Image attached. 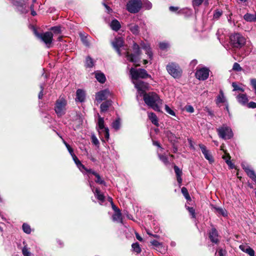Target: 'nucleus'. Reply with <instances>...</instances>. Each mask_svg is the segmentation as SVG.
Segmentation results:
<instances>
[{
  "label": "nucleus",
  "mask_w": 256,
  "mask_h": 256,
  "mask_svg": "<svg viewBox=\"0 0 256 256\" xmlns=\"http://www.w3.org/2000/svg\"><path fill=\"white\" fill-rule=\"evenodd\" d=\"M142 96L144 102L148 106L155 111L160 112L163 100L158 94L154 92H150L145 93Z\"/></svg>",
  "instance_id": "nucleus-1"
},
{
  "label": "nucleus",
  "mask_w": 256,
  "mask_h": 256,
  "mask_svg": "<svg viewBox=\"0 0 256 256\" xmlns=\"http://www.w3.org/2000/svg\"><path fill=\"white\" fill-rule=\"evenodd\" d=\"M230 46L236 48H240L246 42V38L239 33H234L230 36Z\"/></svg>",
  "instance_id": "nucleus-2"
},
{
  "label": "nucleus",
  "mask_w": 256,
  "mask_h": 256,
  "mask_svg": "<svg viewBox=\"0 0 256 256\" xmlns=\"http://www.w3.org/2000/svg\"><path fill=\"white\" fill-rule=\"evenodd\" d=\"M66 100L64 98H59L55 104L54 111L58 117L64 116L66 112Z\"/></svg>",
  "instance_id": "nucleus-3"
},
{
  "label": "nucleus",
  "mask_w": 256,
  "mask_h": 256,
  "mask_svg": "<svg viewBox=\"0 0 256 256\" xmlns=\"http://www.w3.org/2000/svg\"><path fill=\"white\" fill-rule=\"evenodd\" d=\"M132 54H129L128 52L126 53V57L130 62L136 63L140 60L141 51L139 46L136 43L133 44Z\"/></svg>",
  "instance_id": "nucleus-4"
},
{
  "label": "nucleus",
  "mask_w": 256,
  "mask_h": 256,
  "mask_svg": "<svg viewBox=\"0 0 256 256\" xmlns=\"http://www.w3.org/2000/svg\"><path fill=\"white\" fill-rule=\"evenodd\" d=\"M33 30L35 36L38 38L41 39L46 44L48 47H50L53 40V34L52 32H47L40 34L38 33L35 28H34Z\"/></svg>",
  "instance_id": "nucleus-5"
},
{
  "label": "nucleus",
  "mask_w": 256,
  "mask_h": 256,
  "mask_svg": "<svg viewBox=\"0 0 256 256\" xmlns=\"http://www.w3.org/2000/svg\"><path fill=\"white\" fill-rule=\"evenodd\" d=\"M130 74L133 80H138V78H151V76L147 73L146 71L142 68L136 70L134 68H131Z\"/></svg>",
  "instance_id": "nucleus-6"
},
{
  "label": "nucleus",
  "mask_w": 256,
  "mask_h": 256,
  "mask_svg": "<svg viewBox=\"0 0 256 256\" xmlns=\"http://www.w3.org/2000/svg\"><path fill=\"white\" fill-rule=\"evenodd\" d=\"M218 134L222 139H230L233 136L231 128L226 125H223L217 129Z\"/></svg>",
  "instance_id": "nucleus-7"
},
{
  "label": "nucleus",
  "mask_w": 256,
  "mask_h": 256,
  "mask_svg": "<svg viewBox=\"0 0 256 256\" xmlns=\"http://www.w3.org/2000/svg\"><path fill=\"white\" fill-rule=\"evenodd\" d=\"M166 70L172 77L178 78L181 76L182 70L180 66L174 63H170L167 65Z\"/></svg>",
  "instance_id": "nucleus-8"
},
{
  "label": "nucleus",
  "mask_w": 256,
  "mask_h": 256,
  "mask_svg": "<svg viewBox=\"0 0 256 256\" xmlns=\"http://www.w3.org/2000/svg\"><path fill=\"white\" fill-rule=\"evenodd\" d=\"M142 7V2L140 0H130L126 4V9L131 13H136Z\"/></svg>",
  "instance_id": "nucleus-9"
},
{
  "label": "nucleus",
  "mask_w": 256,
  "mask_h": 256,
  "mask_svg": "<svg viewBox=\"0 0 256 256\" xmlns=\"http://www.w3.org/2000/svg\"><path fill=\"white\" fill-rule=\"evenodd\" d=\"M132 82L134 84L135 88L138 90L137 97H138V96H142L144 94L146 93L144 91L148 89V84L143 81L140 80H133Z\"/></svg>",
  "instance_id": "nucleus-10"
},
{
  "label": "nucleus",
  "mask_w": 256,
  "mask_h": 256,
  "mask_svg": "<svg viewBox=\"0 0 256 256\" xmlns=\"http://www.w3.org/2000/svg\"><path fill=\"white\" fill-rule=\"evenodd\" d=\"M210 72V70L206 67H198L195 76L196 78L200 80H204L208 78Z\"/></svg>",
  "instance_id": "nucleus-11"
},
{
  "label": "nucleus",
  "mask_w": 256,
  "mask_h": 256,
  "mask_svg": "<svg viewBox=\"0 0 256 256\" xmlns=\"http://www.w3.org/2000/svg\"><path fill=\"white\" fill-rule=\"evenodd\" d=\"M98 124L99 134L100 135L104 134L106 140H108L110 136L108 128L104 126V118L100 117L98 114Z\"/></svg>",
  "instance_id": "nucleus-12"
},
{
  "label": "nucleus",
  "mask_w": 256,
  "mask_h": 256,
  "mask_svg": "<svg viewBox=\"0 0 256 256\" xmlns=\"http://www.w3.org/2000/svg\"><path fill=\"white\" fill-rule=\"evenodd\" d=\"M28 0H12L13 4L16 8L22 14H26L28 12V9L26 6Z\"/></svg>",
  "instance_id": "nucleus-13"
},
{
  "label": "nucleus",
  "mask_w": 256,
  "mask_h": 256,
  "mask_svg": "<svg viewBox=\"0 0 256 256\" xmlns=\"http://www.w3.org/2000/svg\"><path fill=\"white\" fill-rule=\"evenodd\" d=\"M110 92L108 90H104L97 92L96 94V100L98 102L106 100L110 96Z\"/></svg>",
  "instance_id": "nucleus-14"
},
{
  "label": "nucleus",
  "mask_w": 256,
  "mask_h": 256,
  "mask_svg": "<svg viewBox=\"0 0 256 256\" xmlns=\"http://www.w3.org/2000/svg\"><path fill=\"white\" fill-rule=\"evenodd\" d=\"M124 40L122 38H117L112 42V44L119 55H120V48L123 46Z\"/></svg>",
  "instance_id": "nucleus-15"
},
{
  "label": "nucleus",
  "mask_w": 256,
  "mask_h": 256,
  "mask_svg": "<svg viewBox=\"0 0 256 256\" xmlns=\"http://www.w3.org/2000/svg\"><path fill=\"white\" fill-rule=\"evenodd\" d=\"M199 146L202 150V153L204 154V158L208 160L209 162H213L214 160L210 152L206 149V146L202 144H199Z\"/></svg>",
  "instance_id": "nucleus-16"
},
{
  "label": "nucleus",
  "mask_w": 256,
  "mask_h": 256,
  "mask_svg": "<svg viewBox=\"0 0 256 256\" xmlns=\"http://www.w3.org/2000/svg\"><path fill=\"white\" fill-rule=\"evenodd\" d=\"M242 168L248 176L256 184V174L254 172L250 169L248 166H245L243 164Z\"/></svg>",
  "instance_id": "nucleus-17"
},
{
  "label": "nucleus",
  "mask_w": 256,
  "mask_h": 256,
  "mask_svg": "<svg viewBox=\"0 0 256 256\" xmlns=\"http://www.w3.org/2000/svg\"><path fill=\"white\" fill-rule=\"evenodd\" d=\"M140 46L145 50L146 54L148 55V58L152 60V52L149 44L142 42L140 44Z\"/></svg>",
  "instance_id": "nucleus-18"
},
{
  "label": "nucleus",
  "mask_w": 256,
  "mask_h": 256,
  "mask_svg": "<svg viewBox=\"0 0 256 256\" xmlns=\"http://www.w3.org/2000/svg\"><path fill=\"white\" fill-rule=\"evenodd\" d=\"M218 234L216 228H213L210 232L209 238L212 242L217 243L218 241Z\"/></svg>",
  "instance_id": "nucleus-19"
},
{
  "label": "nucleus",
  "mask_w": 256,
  "mask_h": 256,
  "mask_svg": "<svg viewBox=\"0 0 256 256\" xmlns=\"http://www.w3.org/2000/svg\"><path fill=\"white\" fill-rule=\"evenodd\" d=\"M240 250L243 252L248 254L250 256H254V251L249 246L240 245L239 246Z\"/></svg>",
  "instance_id": "nucleus-20"
},
{
  "label": "nucleus",
  "mask_w": 256,
  "mask_h": 256,
  "mask_svg": "<svg viewBox=\"0 0 256 256\" xmlns=\"http://www.w3.org/2000/svg\"><path fill=\"white\" fill-rule=\"evenodd\" d=\"M85 98V93L84 90L78 89L76 91V100L80 102L84 101Z\"/></svg>",
  "instance_id": "nucleus-21"
},
{
  "label": "nucleus",
  "mask_w": 256,
  "mask_h": 256,
  "mask_svg": "<svg viewBox=\"0 0 256 256\" xmlns=\"http://www.w3.org/2000/svg\"><path fill=\"white\" fill-rule=\"evenodd\" d=\"M236 98L238 102L242 105H245L248 102V97L245 94H240L237 96Z\"/></svg>",
  "instance_id": "nucleus-22"
},
{
  "label": "nucleus",
  "mask_w": 256,
  "mask_h": 256,
  "mask_svg": "<svg viewBox=\"0 0 256 256\" xmlns=\"http://www.w3.org/2000/svg\"><path fill=\"white\" fill-rule=\"evenodd\" d=\"M92 190L95 195V196L98 200L100 202H102L104 200V195L100 192L99 190L96 188L95 191L92 188Z\"/></svg>",
  "instance_id": "nucleus-23"
},
{
  "label": "nucleus",
  "mask_w": 256,
  "mask_h": 256,
  "mask_svg": "<svg viewBox=\"0 0 256 256\" xmlns=\"http://www.w3.org/2000/svg\"><path fill=\"white\" fill-rule=\"evenodd\" d=\"M148 117L153 124L156 126H158V118L155 114L154 112H149L148 113Z\"/></svg>",
  "instance_id": "nucleus-24"
},
{
  "label": "nucleus",
  "mask_w": 256,
  "mask_h": 256,
  "mask_svg": "<svg viewBox=\"0 0 256 256\" xmlns=\"http://www.w3.org/2000/svg\"><path fill=\"white\" fill-rule=\"evenodd\" d=\"M110 26L111 28L115 31H118L120 28V23L116 20H112L110 23Z\"/></svg>",
  "instance_id": "nucleus-25"
},
{
  "label": "nucleus",
  "mask_w": 256,
  "mask_h": 256,
  "mask_svg": "<svg viewBox=\"0 0 256 256\" xmlns=\"http://www.w3.org/2000/svg\"><path fill=\"white\" fill-rule=\"evenodd\" d=\"M129 29L130 32L134 34L137 35L140 32L139 27L136 24H130L129 26Z\"/></svg>",
  "instance_id": "nucleus-26"
},
{
  "label": "nucleus",
  "mask_w": 256,
  "mask_h": 256,
  "mask_svg": "<svg viewBox=\"0 0 256 256\" xmlns=\"http://www.w3.org/2000/svg\"><path fill=\"white\" fill-rule=\"evenodd\" d=\"M112 220L114 222H120L122 223V216L120 212H115L112 216Z\"/></svg>",
  "instance_id": "nucleus-27"
},
{
  "label": "nucleus",
  "mask_w": 256,
  "mask_h": 256,
  "mask_svg": "<svg viewBox=\"0 0 256 256\" xmlns=\"http://www.w3.org/2000/svg\"><path fill=\"white\" fill-rule=\"evenodd\" d=\"M226 102V98L222 90L220 92V94L217 96L216 99V104L224 103Z\"/></svg>",
  "instance_id": "nucleus-28"
},
{
  "label": "nucleus",
  "mask_w": 256,
  "mask_h": 256,
  "mask_svg": "<svg viewBox=\"0 0 256 256\" xmlns=\"http://www.w3.org/2000/svg\"><path fill=\"white\" fill-rule=\"evenodd\" d=\"M244 19L247 22H254L256 21V14H246L244 16Z\"/></svg>",
  "instance_id": "nucleus-29"
},
{
  "label": "nucleus",
  "mask_w": 256,
  "mask_h": 256,
  "mask_svg": "<svg viewBox=\"0 0 256 256\" xmlns=\"http://www.w3.org/2000/svg\"><path fill=\"white\" fill-rule=\"evenodd\" d=\"M96 78L100 83H104L106 81V77L104 74L101 72L96 73Z\"/></svg>",
  "instance_id": "nucleus-30"
},
{
  "label": "nucleus",
  "mask_w": 256,
  "mask_h": 256,
  "mask_svg": "<svg viewBox=\"0 0 256 256\" xmlns=\"http://www.w3.org/2000/svg\"><path fill=\"white\" fill-rule=\"evenodd\" d=\"M85 66L86 68H92L94 66V61L90 57H86V60Z\"/></svg>",
  "instance_id": "nucleus-31"
},
{
  "label": "nucleus",
  "mask_w": 256,
  "mask_h": 256,
  "mask_svg": "<svg viewBox=\"0 0 256 256\" xmlns=\"http://www.w3.org/2000/svg\"><path fill=\"white\" fill-rule=\"evenodd\" d=\"M213 208L214 209L215 212H216L219 214H220L223 216H226V212L225 210H224L221 208L215 207V206H214Z\"/></svg>",
  "instance_id": "nucleus-32"
},
{
  "label": "nucleus",
  "mask_w": 256,
  "mask_h": 256,
  "mask_svg": "<svg viewBox=\"0 0 256 256\" xmlns=\"http://www.w3.org/2000/svg\"><path fill=\"white\" fill-rule=\"evenodd\" d=\"M92 174H94L96 178V182L100 184H104L105 182L104 180L101 178L100 176L95 172H92Z\"/></svg>",
  "instance_id": "nucleus-33"
},
{
  "label": "nucleus",
  "mask_w": 256,
  "mask_h": 256,
  "mask_svg": "<svg viewBox=\"0 0 256 256\" xmlns=\"http://www.w3.org/2000/svg\"><path fill=\"white\" fill-rule=\"evenodd\" d=\"M112 128L116 130H118L120 126V119L117 118L115 121H114L112 124Z\"/></svg>",
  "instance_id": "nucleus-34"
},
{
  "label": "nucleus",
  "mask_w": 256,
  "mask_h": 256,
  "mask_svg": "<svg viewBox=\"0 0 256 256\" xmlns=\"http://www.w3.org/2000/svg\"><path fill=\"white\" fill-rule=\"evenodd\" d=\"M22 253L24 256H32V254L30 252L29 248L26 246H24L22 248Z\"/></svg>",
  "instance_id": "nucleus-35"
},
{
  "label": "nucleus",
  "mask_w": 256,
  "mask_h": 256,
  "mask_svg": "<svg viewBox=\"0 0 256 256\" xmlns=\"http://www.w3.org/2000/svg\"><path fill=\"white\" fill-rule=\"evenodd\" d=\"M110 103L108 102H106L102 103L100 105V110L102 112H106L110 106Z\"/></svg>",
  "instance_id": "nucleus-36"
},
{
  "label": "nucleus",
  "mask_w": 256,
  "mask_h": 256,
  "mask_svg": "<svg viewBox=\"0 0 256 256\" xmlns=\"http://www.w3.org/2000/svg\"><path fill=\"white\" fill-rule=\"evenodd\" d=\"M22 230L24 232L28 234H30L31 232V228L30 226L26 224H23Z\"/></svg>",
  "instance_id": "nucleus-37"
},
{
  "label": "nucleus",
  "mask_w": 256,
  "mask_h": 256,
  "mask_svg": "<svg viewBox=\"0 0 256 256\" xmlns=\"http://www.w3.org/2000/svg\"><path fill=\"white\" fill-rule=\"evenodd\" d=\"M158 157L160 160L165 165H168L169 164V162L168 160V158L164 155L158 154Z\"/></svg>",
  "instance_id": "nucleus-38"
},
{
  "label": "nucleus",
  "mask_w": 256,
  "mask_h": 256,
  "mask_svg": "<svg viewBox=\"0 0 256 256\" xmlns=\"http://www.w3.org/2000/svg\"><path fill=\"white\" fill-rule=\"evenodd\" d=\"M182 192L186 200H190V196L188 194L187 189L186 188H184V187L182 188Z\"/></svg>",
  "instance_id": "nucleus-39"
},
{
  "label": "nucleus",
  "mask_w": 256,
  "mask_h": 256,
  "mask_svg": "<svg viewBox=\"0 0 256 256\" xmlns=\"http://www.w3.org/2000/svg\"><path fill=\"white\" fill-rule=\"evenodd\" d=\"M204 0H193L192 4L194 6H200ZM208 0H205V3L207 4H208Z\"/></svg>",
  "instance_id": "nucleus-40"
},
{
  "label": "nucleus",
  "mask_w": 256,
  "mask_h": 256,
  "mask_svg": "<svg viewBox=\"0 0 256 256\" xmlns=\"http://www.w3.org/2000/svg\"><path fill=\"white\" fill-rule=\"evenodd\" d=\"M132 248L137 253H140L141 252V248H140V245L138 243L133 244H132Z\"/></svg>",
  "instance_id": "nucleus-41"
},
{
  "label": "nucleus",
  "mask_w": 256,
  "mask_h": 256,
  "mask_svg": "<svg viewBox=\"0 0 256 256\" xmlns=\"http://www.w3.org/2000/svg\"><path fill=\"white\" fill-rule=\"evenodd\" d=\"M62 142H64V145L66 146V147L68 152H70V154L72 156L73 155H74V152H73V150L72 148L70 147V146L66 142V141L62 139Z\"/></svg>",
  "instance_id": "nucleus-42"
},
{
  "label": "nucleus",
  "mask_w": 256,
  "mask_h": 256,
  "mask_svg": "<svg viewBox=\"0 0 256 256\" xmlns=\"http://www.w3.org/2000/svg\"><path fill=\"white\" fill-rule=\"evenodd\" d=\"M142 6L146 9L150 10L152 8V4L150 2L145 0L143 4L142 3Z\"/></svg>",
  "instance_id": "nucleus-43"
},
{
  "label": "nucleus",
  "mask_w": 256,
  "mask_h": 256,
  "mask_svg": "<svg viewBox=\"0 0 256 256\" xmlns=\"http://www.w3.org/2000/svg\"><path fill=\"white\" fill-rule=\"evenodd\" d=\"M165 110L168 114L174 116H175V112L174 111L172 110L168 105H165Z\"/></svg>",
  "instance_id": "nucleus-44"
},
{
  "label": "nucleus",
  "mask_w": 256,
  "mask_h": 256,
  "mask_svg": "<svg viewBox=\"0 0 256 256\" xmlns=\"http://www.w3.org/2000/svg\"><path fill=\"white\" fill-rule=\"evenodd\" d=\"M232 69H233V70L237 71V72H240L242 70V68H241L240 65L237 62L234 63V64L233 65Z\"/></svg>",
  "instance_id": "nucleus-45"
},
{
  "label": "nucleus",
  "mask_w": 256,
  "mask_h": 256,
  "mask_svg": "<svg viewBox=\"0 0 256 256\" xmlns=\"http://www.w3.org/2000/svg\"><path fill=\"white\" fill-rule=\"evenodd\" d=\"M51 30L55 34H60L61 32V27L60 26H54L51 28Z\"/></svg>",
  "instance_id": "nucleus-46"
},
{
  "label": "nucleus",
  "mask_w": 256,
  "mask_h": 256,
  "mask_svg": "<svg viewBox=\"0 0 256 256\" xmlns=\"http://www.w3.org/2000/svg\"><path fill=\"white\" fill-rule=\"evenodd\" d=\"M92 144L96 146H98L99 144V141L94 134L92 136Z\"/></svg>",
  "instance_id": "nucleus-47"
},
{
  "label": "nucleus",
  "mask_w": 256,
  "mask_h": 256,
  "mask_svg": "<svg viewBox=\"0 0 256 256\" xmlns=\"http://www.w3.org/2000/svg\"><path fill=\"white\" fill-rule=\"evenodd\" d=\"M174 168L176 176H182V172L178 166H174Z\"/></svg>",
  "instance_id": "nucleus-48"
},
{
  "label": "nucleus",
  "mask_w": 256,
  "mask_h": 256,
  "mask_svg": "<svg viewBox=\"0 0 256 256\" xmlns=\"http://www.w3.org/2000/svg\"><path fill=\"white\" fill-rule=\"evenodd\" d=\"M159 46L160 49L164 50L168 47V44L166 42H160L159 44Z\"/></svg>",
  "instance_id": "nucleus-49"
},
{
  "label": "nucleus",
  "mask_w": 256,
  "mask_h": 256,
  "mask_svg": "<svg viewBox=\"0 0 256 256\" xmlns=\"http://www.w3.org/2000/svg\"><path fill=\"white\" fill-rule=\"evenodd\" d=\"M250 84L252 86L254 90V93L256 95V79L252 78L250 80Z\"/></svg>",
  "instance_id": "nucleus-50"
},
{
  "label": "nucleus",
  "mask_w": 256,
  "mask_h": 256,
  "mask_svg": "<svg viewBox=\"0 0 256 256\" xmlns=\"http://www.w3.org/2000/svg\"><path fill=\"white\" fill-rule=\"evenodd\" d=\"M80 38H81V39H82V42H84V44L88 46V42L87 40H86V36H85L83 34H80Z\"/></svg>",
  "instance_id": "nucleus-51"
},
{
  "label": "nucleus",
  "mask_w": 256,
  "mask_h": 256,
  "mask_svg": "<svg viewBox=\"0 0 256 256\" xmlns=\"http://www.w3.org/2000/svg\"><path fill=\"white\" fill-rule=\"evenodd\" d=\"M232 86L234 88V90H241L242 92L244 91V90L242 88H240V86H238L236 82H232Z\"/></svg>",
  "instance_id": "nucleus-52"
},
{
  "label": "nucleus",
  "mask_w": 256,
  "mask_h": 256,
  "mask_svg": "<svg viewBox=\"0 0 256 256\" xmlns=\"http://www.w3.org/2000/svg\"><path fill=\"white\" fill-rule=\"evenodd\" d=\"M185 108H186V110L188 112L192 113L194 112V108L192 106H190V105L186 106L185 107Z\"/></svg>",
  "instance_id": "nucleus-53"
},
{
  "label": "nucleus",
  "mask_w": 256,
  "mask_h": 256,
  "mask_svg": "<svg viewBox=\"0 0 256 256\" xmlns=\"http://www.w3.org/2000/svg\"><path fill=\"white\" fill-rule=\"evenodd\" d=\"M72 159L74 161V162L75 164L77 166L81 163V162L80 161V160L76 156L75 154L72 156Z\"/></svg>",
  "instance_id": "nucleus-54"
},
{
  "label": "nucleus",
  "mask_w": 256,
  "mask_h": 256,
  "mask_svg": "<svg viewBox=\"0 0 256 256\" xmlns=\"http://www.w3.org/2000/svg\"><path fill=\"white\" fill-rule=\"evenodd\" d=\"M78 168L82 172H84V170H88V169L82 163L79 164V165L78 166Z\"/></svg>",
  "instance_id": "nucleus-55"
},
{
  "label": "nucleus",
  "mask_w": 256,
  "mask_h": 256,
  "mask_svg": "<svg viewBox=\"0 0 256 256\" xmlns=\"http://www.w3.org/2000/svg\"><path fill=\"white\" fill-rule=\"evenodd\" d=\"M222 12L220 11H216L214 14V18L218 19L222 15Z\"/></svg>",
  "instance_id": "nucleus-56"
},
{
  "label": "nucleus",
  "mask_w": 256,
  "mask_h": 256,
  "mask_svg": "<svg viewBox=\"0 0 256 256\" xmlns=\"http://www.w3.org/2000/svg\"><path fill=\"white\" fill-rule=\"evenodd\" d=\"M188 210L189 212L192 214V218H195V216H196L195 210L193 208L188 207Z\"/></svg>",
  "instance_id": "nucleus-57"
},
{
  "label": "nucleus",
  "mask_w": 256,
  "mask_h": 256,
  "mask_svg": "<svg viewBox=\"0 0 256 256\" xmlns=\"http://www.w3.org/2000/svg\"><path fill=\"white\" fill-rule=\"evenodd\" d=\"M248 106L249 108H256V103L253 102H251L248 104Z\"/></svg>",
  "instance_id": "nucleus-58"
},
{
  "label": "nucleus",
  "mask_w": 256,
  "mask_h": 256,
  "mask_svg": "<svg viewBox=\"0 0 256 256\" xmlns=\"http://www.w3.org/2000/svg\"><path fill=\"white\" fill-rule=\"evenodd\" d=\"M218 255L220 256H226V252L224 250H223L222 249H220L218 252Z\"/></svg>",
  "instance_id": "nucleus-59"
},
{
  "label": "nucleus",
  "mask_w": 256,
  "mask_h": 256,
  "mask_svg": "<svg viewBox=\"0 0 256 256\" xmlns=\"http://www.w3.org/2000/svg\"><path fill=\"white\" fill-rule=\"evenodd\" d=\"M40 92L39 94H38V98L40 99H42V96H43V90H44V88L42 86H40Z\"/></svg>",
  "instance_id": "nucleus-60"
},
{
  "label": "nucleus",
  "mask_w": 256,
  "mask_h": 256,
  "mask_svg": "<svg viewBox=\"0 0 256 256\" xmlns=\"http://www.w3.org/2000/svg\"><path fill=\"white\" fill-rule=\"evenodd\" d=\"M225 154L222 156V158L224 160H225L226 162V160H230V156L228 154L224 153Z\"/></svg>",
  "instance_id": "nucleus-61"
},
{
  "label": "nucleus",
  "mask_w": 256,
  "mask_h": 256,
  "mask_svg": "<svg viewBox=\"0 0 256 256\" xmlns=\"http://www.w3.org/2000/svg\"><path fill=\"white\" fill-rule=\"evenodd\" d=\"M170 10L172 12H176L178 10V8L176 6H171L169 8Z\"/></svg>",
  "instance_id": "nucleus-62"
},
{
  "label": "nucleus",
  "mask_w": 256,
  "mask_h": 256,
  "mask_svg": "<svg viewBox=\"0 0 256 256\" xmlns=\"http://www.w3.org/2000/svg\"><path fill=\"white\" fill-rule=\"evenodd\" d=\"M112 208L113 210L115 212H120V209L118 208L114 204L113 202H112Z\"/></svg>",
  "instance_id": "nucleus-63"
},
{
  "label": "nucleus",
  "mask_w": 256,
  "mask_h": 256,
  "mask_svg": "<svg viewBox=\"0 0 256 256\" xmlns=\"http://www.w3.org/2000/svg\"><path fill=\"white\" fill-rule=\"evenodd\" d=\"M226 163L228 164V165L231 168H234V165L233 164H232V162H231V161L230 160H226Z\"/></svg>",
  "instance_id": "nucleus-64"
}]
</instances>
